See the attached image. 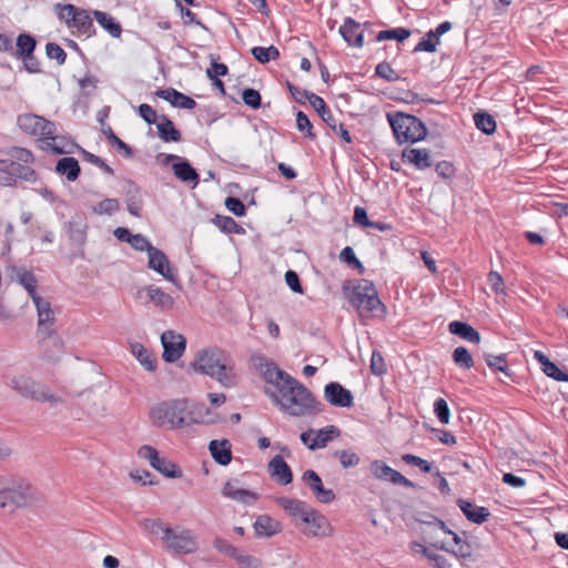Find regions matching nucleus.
Segmentation results:
<instances>
[{
    "mask_svg": "<svg viewBox=\"0 0 568 568\" xmlns=\"http://www.w3.org/2000/svg\"><path fill=\"white\" fill-rule=\"evenodd\" d=\"M274 387L275 390L266 389L265 393L283 413L300 417L321 412L312 393L286 372Z\"/></svg>",
    "mask_w": 568,
    "mask_h": 568,
    "instance_id": "obj_1",
    "label": "nucleus"
},
{
    "mask_svg": "<svg viewBox=\"0 0 568 568\" xmlns=\"http://www.w3.org/2000/svg\"><path fill=\"white\" fill-rule=\"evenodd\" d=\"M192 367L217 381L226 388L237 384V375L231 355L223 349L206 348L197 352Z\"/></svg>",
    "mask_w": 568,
    "mask_h": 568,
    "instance_id": "obj_2",
    "label": "nucleus"
},
{
    "mask_svg": "<svg viewBox=\"0 0 568 568\" xmlns=\"http://www.w3.org/2000/svg\"><path fill=\"white\" fill-rule=\"evenodd\" d=\"M150 418L154 426L169 429L183 428L195 422L186 399H172L155 405L150 412Z\"/></svg>",
    "mask_w": 568,
    "mask_h": 568,
    "instance_id": "obj_3",
    "label": "nucleus"
},
{
    "mask_svg": "<svg viewBox=\"0 0 568 568\" xmlns=\"http://www.w3.org/2000/svg\"><path fill=\"white\" fill-rule=\"evenodd\" d=\"M36 490L23 478L0 477V513L11 514L17 508L30 506Z\"/></svg>",
    "mask_w": 568,
    "mask_h": 568,
    "instance_id": "obj_4",
    "label": "nucleus"
},
{
    "mask_svg": "<svg viewBox=\"0 0 568 568\" xmlns=\"http://www.w3.org/2000/svg\"><path fill=\"white\" fill-rule=\"evenodd\" d=\"M32 302L37 308L38 334L41 336V338H49L54 348V352L47 349L43 354V357L50 363H55L60 359V355L63 352V342L51 328L55 321L51 304L49 301L42 298L41 296H33Z\"/></svg>",
    "mask_w": 568,
    "mask_h": 568,
    "instance_id": "obj_5",
    "label": "nucleus"
},
{
    "mask_svg": "<svg viewBox=\"0 0 568 568\" xmlns=\"http://www.w3.org/2000/svg\"><path fill=\"white\" fill-rule=\"evenodd\" d=\"M386 118L397 142H422L428 134L425 123L413 114L395 111Z\"/></svg>",
    "mask_w": 568,
    "mask_h": 568,
    "instance_id": "obj_6",
    "label": "nucleus"
},
{
    "mask_svg": "<svg viewBox=\"0 0 568 568\" xmlns=\"http://www.w3.org/2000/svg\"><path fill=\"white\" fill-rule=\"evenodd\" d=\"M8 385L24 398L37 402L57 404L60 399L50 389L26 375H13L9 377Z\"/></svg>",
    "mask_w": 568,
    "mask_h": 568,
    "instance_id": "obj_7",
    "label": "nucleus"
},
{
    "mask_svg": "<svg viewBox=\"0 0 568 568\" xmlns=\"http://www.w3.org/2000/svg\"><path fill=\"white\" fill-rule=\"evenodd\" d=\"M17 123L23 132L36 136V142H55L58 139V135H55V123L43 116L26 113L18 116Z\"/></svg>",
    "mask_w": 568,
    "mask_h": 568,
    "instance_id": "obj_8",
    "label": "nucleus"
},
{
    "mask_svg": "<svg viewBox=\"0 0 568 568\" xmlns=\"http://www.w3.org/2000/svg\"><path fill=\"white\" fill-rule=\"evenodd\" d=\"M165 548L180 555H191L197 551L199 542L191 529L168 528L161 537Z\"/></svg>",
    "mask_w": 568,
    "mask_h": 568,
    "instance_id": "obj_9",
    "label": "nucleus"
},
{
    "mask_svg": "<svg viewBox=\"0 0 568 568\" xmlns=\"http://www.w3.org/2000/svg\"><path fill=\"white\" fill-rule=\"evenodd\" d=\"M351 304L359 312L385 313L386 307L381 302L373 282L363 280L353 288L349 297Z\"/></svg>",
    "mask_w": 568,
    "mask_h": 568,
    "instance_id": "obj_10",
    "label": "nucleus"
},
{
    "mask_svg": "<svg viewBox=\"0 0 568 568\" xmlns=\"http://www.w3.org/2000/svg\"><path fill=\"white\" fill-rule=\"evenodd\" d=\"M138 455L148 460L154 469L168 478H180L182 476V471L175 463L160 457L159 452L150 445L140 447Z\"/></svg>",
    "mask_w": 568,
    "mask_h": 568,
    "instance_id": "obj_11",
    "label": "nucleus"
},
{
    "mask_svg": "<svg viewBox=\"0 0 568 568\" xmlns=\"http://www.w3.org/2000/svg\"><path fill=\"white\" fill-rule=\"evenodd\" d=\"M62 9L68 12L67 26L69 28H75L79 33L85 34L88 38L95 34L97 30L90 11L70 3L64 4Z\"/></svg>",
    "mask_w": 568,
    "mask_h": 568,
    "instance_id": "obj_12",
    "label": "nucleus"
},
{
    "mask_svg": "<svg viewBox=\"0 0 568 568\" xmlns=\"http://www.w3.org/2000/svg\"><path fill=\"white\" fill-rule=\"evenodd\" d=\"M310 104L327 126H329L332 131L343 140V142H352V136L348 130L342 123L337 122L323 98L317 94H312Z\"/></svg>",
    "mask_w": 568,
    "mask_h": 568,
    "instance_id": "obj_13",
    "label": "nucleus"
},
{
    "mask_svg": "<svg viewBox=\"0 0 568 568\" xmlns=\"http://www.w3.org/2000/svg\"><path fill=\"white\" fill-rule=\"evenodd\" d=\"M163 346L162 357L166 363L176 362L184 353L186 339L183 335L174 331H165L161 335Z\"/></svg>",
    "mask_w": 568,
    "mask_h": 568,
    "instance_id": "obj_14",
    "label": "nucleus"
},
{
    "mask_svg": "<svg viewBox=\"0 0 568 568\" xmlns=\"http://www.w3.org/2000/svg\"><path fill=\"white\" fill-rule=\"evenodd\" d=\"M308 525V530L304 534L311 537H326L331 535L332 528L324 515L310 507L306 515L301 519Z\"/></svg>",
    "mask_w": 568,
    "mask_h": 568,
    "instance_id": "obj_15",
    "label": "nucleus"
},
{
    "mask_svg": "<svg viewBox=\"0 0 568 568\" xmlns=\"http://www.w3.org/2000/svg\"><path fill=\"white\" fill-rule=\"evenodd\" d=\"M251 366L261 372L267 384L274 385L284 375V371L280 369L275 363L267 359L263 354L256 353L250 357Z\"/></svg>",
    "mask_w": 568,
    "mask_h": 568,
    "instance_id": "obj_16",
    "label": "nucleus"
},
{
    "mask_svg": "<svg viewBox=\"0 0 568 568\" xmlns=\"http://www.w3.org/2000/svg\"><path fill=\"white\" fill-rule=\"evenodd\" d=\"M148 267L162 275L165 280L176 284L178 277L170 266V261L165 253L158 247H153L148 253Z\"/></svg>",
    "mask_w": 568,
    "mask_h": 568,
    "instance_id": "obj_17",
    "label": "nucleus"
},
{
    "mask_svg": "<svg viewBox=\"0 0 568 568\" xmlns=\"http://www.w3.org/2000/svg\"><path fill=\"white\" fill-rule=\"evenodd\" d=\"M166 161L172 163V170L176 179L184 183H193V187L199 184L200 175L196 170L185 159L179 155L170 154L166 156Z\"/></svg>",
    "mask_w": 568,
    "mask_h": 568,
    "instance_id": "obj_18",
    "label": "nucleus"
},
{
    "mask_svg": "<svg viewBox=\"0 0 568 568\" xmlns=\"http://www.w3.org/2000/svg\"><path fill=\"white\" fill-rule=\"evenodd\" d=\"M302 480L310 487L320 503L329 504L335 499L334 491L323 486V481L316 471L307 469L304 471Z\"/></svg>",
    "mask_w": 568,
    "mask_h": 568,
    "instance_id": "obj_19",
    "label": "nucleus"
},
{
    "mask_svg": "<svg viewBox=\"0 0 568 568\" xmlns=\"http://www.w3.org/2000/svg\"><path fill=\"white\" fill-rule=\"evenodd\" d=\"M372 473L376 478L390 481L394 485H402L408 488L416 487L415 483L381 460L372 463Z\"/></svg>",
    "mask_w": 568,
    "mask_h": 568,
    "instance_id": "obj_20",
    "label": "nucleus"
},
{
    "mask_svg": "<svg viewBox=\"0 0 568 568\" xmlns=\"http://www.w3.org/2000/svg\"><path fill=\"white\" fill-rule=\"evenodd\" d=\"M324 396L335 407H351L353 405L352 393L337 382H331L325 386Z\"/></svg>",
    "mask_w": 568,
    "mask_h": 568,
    "instance_id": "obj_21",
    "label": "nucleus"
},
{
    "mask_svg": "<svg viewBox=\"0 0 568 568\" xmlns=\"http://www.w3.org/2000/svg\"><path fill=\"white\" fill-rule=\"evenodd\" d=\"M361 27L362 24L355 19L346 17L338 32L349 45L362 48L364 45V31L361 30Z\"/></svg>",
    "mask_w": 568,
    "mask_h": 568,
    "instance_id": "obj_22",
    "label": "nucleus"
},
{
    "mask_svg": "<svg viewBox=\"0 0 568 568\" xmlns=\"http://www.w3.org/2000/svg\"><path fill=\"white\" fill-rule=\"evenodd\" d=\"M143 292L146 293L150 302L163 311L172 310L175 304L174 298L170 294L165 293L162 288L155 285H149L143 290L138 291L135 298L141 300Z\"/></svg>",
    "mask_w": 568,
    "mask_h": 568,
    "instance_id": "obj_23",
    "label": "nucleus"
},
{
    "mask_svg": "<svg viewBox=\"0 0 568 568\" xmlns=\"http://www.w3.org/2000/svg\"><path fill=\"white\" fill-rule=\"evenodd\" d=\"M222 494L224 497L231 498L246 506L253 505L258 498L257 494L241 488L239 486V480L236 479L226 481L222 488Z\"/></svg>",
    "mask_w": 568,
    "mask_h": 568,
    "instance_id": "obj_24",
    "label": "nucleus"
},
{
    "mask_svg": "<svg viewBox=\"0 0 568 568\" xmlns=\"http://www.w3.org/2000/svg\"><path fill=\"white\" fill-rule=\"evenodd\" d=\"M268 473L270 476L280 485H288L293 479L290 466L280 455L273 457L268 463Z\"/></svg>",
    "mask_w": 568,
    "mask_h": 568,
    "instance_id": "obj_25",
    "label": "nucleus"
},
{
    "mask_svg": "<svg viewBox=\"0 0 568 568\" xmlns=\"http://www.w3.org/2000/svg\"><path fill=\"white\" fill-rule=\"evenodd\" d=\"M156 135L163 142H178L181 140V132L175 128L173 121L165 114H161L155 124Z\"/></svg>",
    "mask_w": 568,
    "mask_h": 568,
    "instance_id": "obj_26",
    "label": "nucleus"
},
{
    "mask_svg": "<svg viewBox=\"0 0 568 568\" xmlns=\"http://www.w3.org/2000/svg\"><path fill=\"white\" fill-rule=\"evenodd\" d=\"M457 505L465 515V517L471 523L483 524L490 516L488 508L476 506L468 500L458 499Z\"/></svg>",
    "mask_w": 568,
    "mask_h": 568,
    "instance_id": "obj_27",
    "label": "nucleus"
},
{
    "mask_svg": "<svg viewBox=\"0 0 568 568\" xmlns=\"http://www.w3.org/2000/svg\"><path fill=\"white\" fill-rule=\"evenodd\" d=\"M403 159L418 170H425L433 165L430 153L427 149H405L403 151Z\"/></svg>",
    "mask_w": 568,
    "mask_h": 568,
    "instance_id": "obj_28",
    "label": "nucleus"
},
{
    "mask_svg": "<svg viewBox=\"0 0 568 568\" xmlns=\"http://www.w3.org/2000/svg\"><path fill=\"white\" fill-rule=\"evenodd\" d=\"M253 527L258 537H272L281 531L280 521L267 515L258 516Z\"/></svg>",
    "mask_w": 568,
    "mask_h": 568,
    "instance_id": "obj_29",
    "label": "nucleus"
},
{
    "mask_svg": "<svg viewBox=\"0 0 568 568\" xmlns=\"http://www.w3.org/2000/svg\"><path fill=\"white\" fill-rule=\"evenodd\" d=\"M209 449L213 459L220 465H227L232 460V452L231 445L229 440H211L209 444Z\"/></svg>",
    "mask_w": 568,
    "mask_h": 568,
    "instance_id": "obj_30",
    "label": "nucleus"
},
{
    "mask_svg": "<svg viewBox=\"0 0 568 568\" xmlns=\"http://www.w3.org/2000/svg\"><path fill=\"white\" fill-rule=\"evenodd\" d=\"M55 172L65 176L69 182H74L81 172L78 160L71 156L61 158L55 165Z\"/></svg>",
    "mask_w": 568,
    "mask_h": 568,
    "instance_id": "obj_31",
    "label": "nucleus"
},
{
    "mask_svg": "<svg viewBox=\"0 0 568 568\" xmlns=\"http://www.w3.org/2000/svg\"><path fill=\"white\" fill-rule=\"evenodd\" d=\"M92 14L97 22L113 38H120L122 33L121 23L111 14L100 10H93Z\"/></svg>",
    "mask_w": 568,
    "mask_h": 568,
    "instance_id": "obj_32",
    "label": "nucleus"
},
{
    "mask_svg": "<svg viewBox=\"0 0 568 568\" xmlns=\"http://www.w3.org/2000/svg\"><path fill=\"white\" fill-rule=\"evenodd\" d=\"M449 333L459 336L460 338L478 344L480 342V334L469 324L460 321L450 322L448 325Z\"/></svg>",
    "mask_w": 568,
    "mask_h": 568,
    "instance_id": "obj_33",
    "label": "nucleus"
},
{
    "mask_svg": "<svg viewBox=\"0 0 568 568\" xmlns=\"http://www.w3.org/2000/svg\"><path fill=\"white\" fill-rule=\"evenodd\" d=\"M69 239L78 244L83 245L87 240V224L81 217H72L65 225Z\"/></svg>",
    "mask_w": 568,
    "mask_h": 568,
    "instance_id": "obj_34",
    "label": "nucleus"
},
{
    "mask_svg": "<svg viewBox=\"0 0 568 568\" xmlns=\"http://www.w3.org/2000/svg\"><path fill=\"white\" fill-rule=\"evenodd\" d=\"M37 48V39L34 36L28 32L19 33L16 42V50L12 49L10 52L16 58H21L23 55H29L30 53H34Z\"/></svg>",
    "mask_w": 568,
    "mask_h": 568,
    "instance_id": "obj_35",
    "label": "nucleus"
},
{
    "mask_svg": "<svg viewBox=\"0 0 568 568\" xmlns=\"http://www.w3.org/2000/svg\"><path fill=\"white\" fill-rule=\"evenodd\" d=\"M277 504L290 513L293 517H298L302 519L304 515H306V511L311 507L305 501L298 500V499H292L287 497H281L277 499Z\"/></svg>",
    "mask_w": 568,
    "mask_h": 568,
    "instance_id": "obj_36",
    "label": "nucleus"
},
{
    "mask_svg": "<svg viewBox=\"0 0 568 568\" xmlns=\"http://www.w3.org/2000/svg\"><path fill=\"white\" fill-rule=\"evenodd\" d=\"M131 352L140 364L149 372H154L156 368V359L142 344L134 343L131 345Z\"/></svg>",
    "mask_w": 568,
    "mask_h": 568,
    "instance_id": "obj_37",
    "label": "nucleus"
},
{
    "mask_svg": "<svg viewBox=\"0 0 568 568\" xmlns=\"http://www.w3.org/2000/svg\"><path fill=\"white\" fill-rule=\"evenodd\" d=\"M339 435V429L334 426L329 425L324 428H321L316 433V437L312 440L311 445H308V448L312 450H315L317 448L325 447L335 436Z\"/></svg>",
    "mask_w": 568,
    "mask_h": 568,
    "instance_id": "obj_38",
    "label": "nucleus"
},
{
    "mask_svg": "<svg viewBox=\"0 0 568 568\" xmlns=\"http://www.w3.org/2000/svg\"><path fill=\"white\" fill-rule=\"evenodd\" d=\"M16 274L18 283L27 290L32 301L33 296H39L36 291L38 281L31 271L18 268L16 270Z\"/></svg>",
    "mask_w": 568,
    "mask_h": 568,
    "instance_id": "obj_39",
    "label": "nucleus"
},
{
    "mask_svg": "<svg viewBox=\"0 0 568 568\" xmlns=\"http://www.w3.org/2000/svg\"><path fill=\"white\" fill-rule=\"evenodd\" d=\"M251 54L261 64H266L272 60H277L281 55L278 49L275 45L270 47H253Z\"/></svg>",
    "mask_w": 568,
    "mask_h": 568,
    "instance_id": "obj_40",
    "label": "nucleus"
},
{
    "mask_svg": "<svg viewBox=\"0 0 568 568\" xmlns=\"http://www.w3.org/2000/svg\"><path fill=\"white\" fill-rule=\"evenodd\" d=\"M412 34V30L407 28H392L382 30L376 36V41H386V40H396L399 43L404 42L406 39H408Z\"/></svg>",
    "mask_w": 568,
    "mask_h": 568,
    "instance_id": "obj_41",
    "label": "nucleus"
},
{
    "mask_svg": "<svg viewBox=\"0 0 568 568\" xmlns=\"http://www.w3.org/2000/svg\"><path fill=\"white\" fill-rule=\"evenodd\" d=\"M476 128L485 134H493L496 131L494 116L486 111H478L474 114Z\"/></svg>",
    "mask_w": 568,
    "mask_h": 568,
    "instance_id": "obj_42",
    "label": "nucleus"
},
{
    "mask_svg": "<svg viewBox=\"0 0 568 568\" xmlns=\"http://www.w3.org/2000/svg\"><path fill=\"white\" fill-rule=\"evenodd\" d=\"M214 224L223 232L229 234H243L244 229L231 216L216 215Z\"/></svg>",
    "mask_w": 568,
    "mask_h": 568,
    "instance_id": "obj_43",
    "label": "nucleus"
},
{
    "mask_svg": "<svg viewBox=\"0 0 568 568\" xmlns=\"http://www.w3.org/2000/svg\"><path fill=\"white\" fill-rule=\"evenodd\" d=\"M142 206H143V200H142L140 190L134 187L133 190L128 191L126 207H128L129 213L135 217H140Z\"/></svg>",
    "mask_w": 568,
    "mask_h": 568,
    "instance_id": "obj_44",
    "label": "nucleus"
},
{
    "mask_svg": "<svg viewBox=\"0 0 568 568\" xmlns=\"http://www.w3.org/2000/svg\"><path fill=\"white\" fill-rule=\"evenodd\" d=\"M229 73V67L225 63L217 62L212 59L210 68L206 69V75L212 81L213 85H221L222 80L220 77H225Z\"/></svg>",
    "mask_w": 568,
    "mask_h": 568,
    "instance_id": "obj_45",
    "label": "nucleus"
},
{
    "mask_svg": "<svg viewBox=\"0 0 568 568\" xmlns=\"http://www.w3.org/2000/svg\"><path fill=\"white\" fill-rule=\"evenodd\" d=\"M440 43V40L436 38V36L429 30L415 45L413 49V53L417 52H429L433 53L436 51L437 45Z\"/></svg>",
    "mask_w": 568,
    "mask_h": 568,
    "instance_id": "obj_46",
    "label": "nucleus"
},
{
    "mask_svg": "<svg viewBox=\"0 0 568 568\" xmlns=\"http://www.w3.org/2000/svg\"><path fill=\"white\" fill-rule=\"evenodd\" d=\"M484 358H485V362L488 365V367H490L491 369L499 371L508 377L511 376V373L509 372L508 366H507L506 354H500V355L484 354Z\"/></svg>",
    "mask_w": 568,
    "mask_h": 568,
    "instance_id": "obj_47",
    "label": "nucleus"
},
{
    "mask_svg": "<svg viewBox=\"0 0 568 568\" xmlns=\"http://www.w3.org/2000/svg\"><path fill=\"white\" fill-rule=\"evenodd\" d=\"M453 361L458 367L463 369H470L474 366L473 356L464 346H458L454 349Z\"/></svg>",
    "mask_w": 568,
    "mask_h": 568,
    "instance_id": "obj_48",
    "label": "nucleus"
},
{
    "mask_svg": "<svg viewBox=\"0 0 568 568\" xmlns=\"http://www.w3.org/2000/svg\"><path fill=\"white\" fill-rule=\"evenodd\" d=\"M45 54L48 59L55 60L58 65H62L65 63L67 53L65 51L55 42H48L45 44Z\"/></svg>",
    "mask_w": 568,
    "mask_h": 568,
    "instance_id": "obj_49",
    "label": "nucleus"
},
{
    "mask_svg": "<svg viewBox=\"0 0 568 568\" xmlns=\"http://www.w3.org/2000/svg\"><path fill=\"white\" fill-rule=\"evenodd\" d=\"M242 100L245 105H247L254 110L260 109L262 105L261 93L253 88H245L242 91Z\"/></svg>",
    "mask_w": 568,
    "mask_h": 568,
    "instance_id": "obj_50",
    "label": "nucleus"
},
{
    "mask_svg": "<svg viewBox=\"0 0 568 568\" xmlns=\"http://www.w3.org/2000/svg\"><path fill=\"white\" fill-rule=\"evenodd\" d=\"M296 128L298 129L300 132L304 134L305 138H316V135L313 133V124L311 123L308 116L303 111H298L296 113Z\"/></svg>",
    "mask_w": 568,
    "mask_h": 568,
    "instance_id": "obj_51",
    "label": "nucleus"
},
{
    "mask_svg": "<svg viewBox=\"0 0 568 568\" xmlns=\"http://www.w3.org/2000/svg\"><path fill=\"white\" fill-rule=\"evenodd\" d=\"M11 176H16L28 182H34L37 180L34 170L19 162H16L13 169H11Z\"/></svg>",
    "mask_w": 568,
    "mask_h": 568,
    "instance_id": "obj_52",
    "label": "nucleus"
},
{
    "mask_svg": "<svg viewBox=\"0 0 568 568\" xmlns=\"http://www.w3.org/2000/svg\"><path fill=\"white\" fill-rule=\"evenodd\" d=\"M375 75L382 78L388 82H395L399 80V75L394 71L390 64L386 61L378 63L375 67Z\"/></svg>",
    "mask_w": 568,
    "mask_h": 568,
    "instance_id": "obj_53",
    "label": "nucleus"
},
{
    "mask_svg": "<svg viewBox=\"0 0 568 568\" xmlns=\"http://www.w3.org/2000/svg\"><path fill=\"white\" fill-rule=\"evenodd\" d=\"M339 260L354 268L358 270L362 274L364 273V266L361 261L356 257L353 248L351 246L344 247L339 253Z\"/></svg>",
    "mask_w": 568,
    "mask_h": 568,
    "instance_id": "obj_54",
    "label": "nucleus"
},
{
    "mask_svg": "<svg viewBox=\"0 0 568 568\" xmlns=\"http://www.w3.org/2000/svg\"><path fill=\"white\" fill-rule=\"evenodd\" d=\"M434 413L438 420L446 425L450 419V410L447 402L444 398H437L434 403Z\"/></svg>",
    "mask_w": 568,
    "mask_h": 568,
    "instance_id": "obj_55",
    "label": "nucleus"
},
{
    "mask_svg": "<svg viewBox=\"0 0 568 568\" xmlns=\"http://www.w3.org/2000/svg\"><path fill=\"white\" fill-rule=\"evenodd\" d=\"M402 460L407 465L419 467L424 473H432L433 464L413 454L402 455Z\"/></svg>",
    "mask_w": 568,
    "mask_h": 568,
    "instance_id": "obj_56",
    "label": "nucleus"
},
{
    "mask_svg": "<svg viewBox=\"0 0 568 568\" xmlns=\"http://www.w3.org/2000/svg\"><path fill=\"white\" fill-rule=\"evenodd\" d=\"M120 209V203L116 199H105L100 201L94 207L93 212L97 214H109L116 212Z\"/></svg>",
    "mask_w": 568,
    "mask_h": 568,
    "instance_id": "obj_57",
    "label": "nucleus"
},
{
    "mask_svg": "<svg viewBox=\"0 0 568 568\" xmlns=\"http://www.w3.org/2000/svg\"><path fill=\"white\" fill-rule=\"evenodd\" d=\"M214 548L220 551L221 554L230 557V558H234L236 556H239V549L233 546L231 542H229L226 539H223V538H215L214 539Z\"/></svg>",
    "mask_w": 568,
    "mask_h": 568,
    "instance_id": "obj_58",
    "label": "nucleus"
},
{
    "mask_svg": "<svg viewBox=\"0 0 568 568\" xmlns=\"http://www.w3.org/2000/svg\"><path fill=\"white\" fill-rule=\"evenodd\" d=\"M386 363L382 354L374 349L371 357V372L376 376H382L386 373Z\"/></svg>",
    "mask_w": 568,
    "mask_h": 568,
    "instance_id": "obj_59",
    "label": "nucleus"
},
{
    "mask_svg": "<svg viewBox=\"0 0 568 568\" xmlns=\"http://www.w3.org/2000/svg\"><path fill=\"white\" fill-rule=\"evenodd\" d=\"M176 8L179 9L181 17L183 18L184 24L194 23L199 27H201L203 30L209 31L210 29L202 23L200 20L196 19V16L194 12H192L189 8L184 7L182 3L178 2L175 3Z\"/></svg>",
    "mask_w": 568,
    "mask_h": 568,
    "instance_id": "obj_60",
    "label": "nucleus"
},
{
    "mask_svg": "<svg viewBox=\"0 0 568 568\" xmlns=\"http://www.w3.org/2000/svg\"><path fill=\"white\" fill-rule=\"evenodd\" d=\"M138 113L150 125L159 122L160 115L151 105L146 103H142L139 105Z\"/></svg>",
    "mask_w": 568,
    "mask_h": 568,
    "instance_id": "obj_61",
    "label": "nucleus"
},
{
    "mask_svg": "<svg viewBox=\"0 0 568 568\" xmlns=\"http://www.w3.org/2000/svg\"><path fill=\"white\" fill-rule=\"evenodd\" d=\"M335 455L338 457L344 468L355 467L359 463L358 455L349 450H338Z\"/></svg>",
    "mask_w": 568,
    "mask_h": 568,
    "instance_id": "obj_62",
    "label": "nucleus"
},
{
    "mask_svg": "<svg viewBox=\"0 0 568 568\" xmlns=\"http://www.w3.org/2000/svg\"><path fill=\"white\" fill-rule=\"evenodd\" d=\"M542 372L550 378L558 382H568V373L560 369L554 362L547 364Z\"/></svg>",
    "mask_w": 568,
    "mask_h": 568,
    "instance_id": "obj_63",
    "label": "nucleus"
},
{
    "mask_svg": "<svg viewBox=\"0 0 568 568\" xmlns=\"http://www.w3.org/2000/svg\"><path fill=\"white\" fill-rule=\"evenodd\" d=\"M435 171L443 180H449L455 175L456 169L449 161H440L436 163Z\"/></svg>",
    "mask_w": 568,
    "mask_h": 568,
    "instance_id": "obj_64",
    "label": "nucleus"
}]
</instances>
